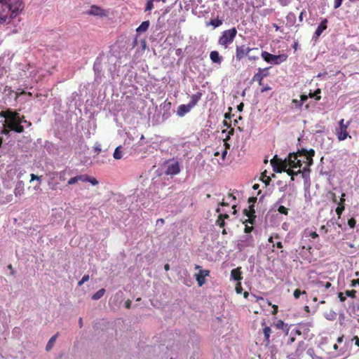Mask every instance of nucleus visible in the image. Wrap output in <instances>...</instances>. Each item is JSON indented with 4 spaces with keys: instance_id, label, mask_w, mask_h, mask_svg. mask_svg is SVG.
Listing matches in <instances>:
<instances>
[{
    "instance_id": "obj_1",
    "label": "nucleus",
    "mask_w": 359,
    "mask_h": 359,
    "mask_svg": "<svg viewBox=\"0 0 359 359\" xmlns=\"http://www.w3.org/2000/svg\"><path fill=\"white\" fill-rule=\"evenodd\" d=\"M23 8L22 0H0V24L9 23Z\"/></svg>"
},
{
    "instance_id": "obj_2",
    "label": "nucleus",
    "mask_w": 359,
    "mask_h": 359,
    "mask_svg": "<svg viewBox=\"0 0 359 359\" xmlns=\"http://www.w3.org/2000/svg\"><path fill=\"white\" fill-rule=\"evenodd\" d=\"M257 50V48H250L245 44L237 45L236 47V60L237 61H241L243 58L248 57L250 61L257 60L259 59L258 56L250 55V51Z\"/></svg>"
},
{
    "instance_id": "obj_3",
    "label": "nucleus",
    "mask_w": 359,
    "mask_h": 359,
    "mask_svg": "<svg viewBox=\"0 0 359 359\" xmlns=\"http://www.w3.org/2000/svg\"><path fill=\"white\" fill-rule=\"evenodd\" d=\"M237 34V30L235 27L224 31L219 36L218 43L225 49L231 44Z\"/></svg>"
},
{
    "instance_id": "obj_4",
    "label": "nucleus",
    "mask_w": 359,
    "mask_h": 359,
    "mask_svg": "<svg viewBox=\"0 0 359 359\" xmlns=\"http://www.w3.org/2000/svg\"><path fill=\"white\" fill-rule=\"evenodd\" d=\"M5 123L6 126L11 131H14L18 133H22L24 132L22 120L20 119V114L17 111H15L7 121H5Z\"/></svg>"
},
{
    "instance_id": "obj_5",
    "label": "nucleus",
    "mask_w": 359,
    "mask_h": 359,
    "mask_svg": "<svg viewBox=\"0 0 359 359\" xmlns=\"http://www.w3.org/2000/svg\"><path fill=\"white\" fill-rule=\"evenodd\" d=\"M262 57L265 62L268 63H271L273 65H279L287 60V55L285 54L276 55H272L267 51H262Z\"/></svg>"
},
{
    "instance_id": "obj_6",
    "label": "nucleus",
    "mask_w": 359,
    "mask_h": 359,
    "mask_svg": "<svg viewBox=\"0 0 359 359\" xmlns=\"http://www.w3.org/2000/svg\"><path fill=\"white\" fill-rule=\"evenodd\" d=\"M79 181L83 182H90L93 185H97L98 184V181L93 177H90L86 174L84 175H78L74 177H71L67 181V185H73L76 183L79 182Z\"/></svg>"
},
{
    "instance_id": "obj_7",
    "label": "nucleus",
    "mask_w": 359,
    "mask_h": 359,
    "mask_svg": "<svg viewBox=\"0 0 359 359\" xmlns=\"http://www.w3.org/2000/svg\"><path fill=\"white\" fill-rule=\"evenodd\" d=\"M271 164L273 167V170L274 172L280 173L282 172H285L286 168L288 166L287 158L285 160H282L280 158H277V156H275L271 160Z\"/></svg>"
},
{
    "instance_id": "obj_8",
    "label": "nucleus",
    "mask_w": 359,
    "mask_h": 359,
    "mask_svg": "<svg viewBox=\"0 0 359 359\" xmlns=\"http://www.w3.org/2000/svg\"><path fill=\"white\" fill-rule=\"evenodd\" d=\"M350 122L348 121L344 123V119H341L339 122V127L336 129V135L339 141L344 140L348 137L347 128L349 126Z\"/></svg>"
},
{
    "instance_id": "obj_9",
    "label": "nucleus",
    "mask_w": 359,
    "mask_h": 359,
    "mask_svg": "<svg viewBox=\"0 0 359 359\" xmlns=\"http://www.w3.org/2000/svg\"><path fill=\"white\" fill-rule=\"evenodd\" d=\"M298 154L294 153H290L287 157V165L292 168H299L302 165V161L298 158Z\"/></svg>"
},
{
    "instance_id": "obj_10",
    "label": "nucleus",
    "mask_w": 359,
    "mask_h": 359,
    "mask_svg": "<svg viewBox=\"0 0 359 359\" xmlns=\"http://www.w3.org/2000/svg\"><path fill=\"white\" fill-rule=\"evenodd\" d=\"M269 67L264 69L259 68L257 72L253 76L252 81H257L259 86H262L264 78L268 76L269 74Z\"/></svg>"
},
{
    "instance_id": "obj_11",
    "label": "nucleus",
    "mask_w": 359,
    "mask_h": 359,
    "mask_svg": "<svg viewBox=\"0 0 359 359\" xmlns=\"http://www.w3.org/2000/svg\"><path fill=\"white\" fill-rule=\"evenodd\" d=\"M47 176L48 177V186L50 190L57 191L62 189L58 179L52 175V172L47 173Z\"/></svg>"
},
{
    "instance_id": "obj_12",
    "label": "nucleus",
    "mask_w": 359,
    "mask_h": 359,
    "mask_svg": "<svg viewBox=\"0 0 359 359\" xmlns=\"http://www.w3.org/2000/svg\"><path fill=\"white\" fill-rule=\"evenodd\" d=\"M243 240H239L237 244L238 249L243 250L246 247H253L254 241L252 236H245Z\"/></svg>"
},
{
    "instance_id": "obj_13",
    "label": "nucleus",
    "mask_w": 359,
    "mask_h": 359,
    "mask_svg": "<svg viewBox=\"0 0 359 359\" xmlns=\"http://www.w3.org/2000/svg\"><path fill=\"white\" fill-rule=\"evenodd\" d=\"M209 274L210 271L208 270H200L198 273L195 274L198 286L201 287L205 283V277L208 276Z\"/></svg>"
},
{
    "instance_id": "obj_14",
    "label": "nucleus",
    "mask_w": 359,
    "mask_h": 359,
    "mask_svg": "<svg viewBox=\"0 0 359 359\" xmlns=\"http://www.w3.org/2000/svg\"><path fill=\"white\" fill-rule=\"evenodd\" d=\"M180 172V164L177 161L169 165L165 171L166 175H175Z\"/></svg>"
},
{
    "instance_id": "obj_15",
    "label": "nucleus",
    "mask_w": 359,
    "mask_h": 359,
    "mask_svg": "<svg viewBox=\"0 0 359 359\" xmlns=\"http://www.w3.org/2000/svg\"><path fill=\"white\" fill-rule=\"evenodd\" d=\"M70 175V171H67L66 169L61 171H53L52 175L58 179L59 182H64L67 180V175Z\"/></svg>"
},
{
    "instance_id": "obj_16",
    "label": "nucleus",
    "mask_w": 359,
    "mask_h": 359,
    "mask_svg": "<svg viewBox=\"0 0 359 359\" xmlns=\"http://www.w3.org/2000/svg\"><path fill=\"white\" fill-rule=\"evenodd\" d=\"M25 184L22 181H19L16 183L14 189V194L16 197L20 196L24 194Z\"/></svg>"
},
{
    "instance_id": "obj_17",
    "label": "nucleus",
    "mask_w": 359,
    "mask_h": 359,
    "mask_svg": "<svg viewBox=\"0 0 359 359\" xmlns=\"http://www.w3.org/2000/svg\"><path fill=\"white\" fill-rule=\"evenodd\" d=\"M192 107L189 104H181L178 107L177 114L179 116H184L187 113L189 112Z\"/></svg>"
},
{
    "instance_id": "obj_18",
    "label": "nucleus",
    "mask_w": 359,
    "mask_h": 359,
    "mask_svg": "<svg viewBox=\"0 0 359 359\" xmlns=\"http://www.w3.org/2000/svg\"><path fill=\"white\" fill-rule=\"evenodd\" d=\"M231 278L234 280L240 282V280L243 279L241 268L238 267L232 269L231 271Z\"/></svg>"
},
{
    "instance_id": "obj_19",
    "label": "nucleus",
    "mask_w": 359,
    "mask_h": 359,
    "mask_svg": "<svg viewBox=\"0 0 359 359\" xmlns=\"http://www.w3.org/2000/svg\"><path fill=\"white\" fill-rule=\"evenodd\" d=\"M327 22H328L327 20L325 18L318 25V27H317V29L315 32V34H314L316 38L319 37L321 35V34L323 33V32L327 29Z\"/></svg>"
},
{
    "instance_id": "obj_20",
    "label": "nucleus",
    "mask_w": 359,
    "mask_h": 359,
    "mask_svg": "<svg viewBox=\"0 0 359 359\" xmlns=\"http://www.w3.org/2000/svg\"><path fill=\"white\" fill-rule=\"evenodd\" d=\"M210 58L213 63L220 65L222 61V56L219 55V52L217 50H212L210 53Z\"/></svg>"
},
{
    "instance_id": "obj_21",
    "label": "nucleus",
    "mask_w": 359,
    "mask_h": 359,
    "mask_svg": "<svg viewBox=\"0 0 359 359\" xmlns=\"http://www.w3.org/2000/svg\"><path fill=\"white\" fill-rule=\"evenodd\" d=\"M263 333L264 336V342L266 346H268L270 344V336L271 334V329L270 327L265 325L263 328Z\"/></svg>"
},
{
    "instance_id": "obj_22",
    "label": "nucleus",
    "mask_w": 359,
    "mask_h": 359,
    "mask_svg": "<svg viewBox=\"0 0 359 359\" xmlns=\"http://www.w3.org/2000/svg\"><path fill=\"white\" fill-rule=\"evenodd\" d=\"M202 95H203V93L201 92H198L196 93V94H194L191 97V100L190 102H189V104L193 108L194 107H195L197 103L198 102V101L201 99L202 97Z\"/></svg>"
},
{
    "instance_id": "obj_23",
    "label": "nucleus",
    "mask_w": 359,
    "mask_h": 359,
    "mask_svg": "<svg viewBox=\"0 0 359 359\" xmlns=\"http://www.w3.org/2000/svg\"><path fill=\"white\" fill-rule=\"evenodd\" d=\"M90 15H102L103 10L96 6H92L90 10L88 12Z\"/></svg>"
},
{
    "instance_id": "obj_24",
    "label": "nucleus",
    "mask_w": 359,
    "mask_h": 359,
    "mask_svg": "<svg viewBox=\"0 0 359 359\" xmlns=\"http://www.w3.org/2000/svg\"><path fill=\"white\" fill-rule=\"evenodd\" d=\"M58 333H56L55 334H54L48 341V342L46 344V350L47 351H49L52 349V348L54 346V344L58 337Z\"/></svg>"
},
{
    "instance_id": "obj_25",
    "label": "nucleus",
    "mask_w": 359,
    "mask_h": 359,
    "mask_svg": "<svg viewBox=\"0 0 359 359\" xmlns=\"http://www.w3.org/2000/svg\"><path fill=\"white\" fill-rule=\"evenodd\" d=\"M15 111H13L11 109H7L6 111H1L0 112V116L5 118L7 121L15 113Z\"/></svg>"
},
{
    "instance_id": "obj_26",
    "label": "nucleus",
    "mask_w": 359,
    "mask_h": 359,
    "mask_svg": "<svg viewBox=\"0 0 359 359\" xmlns=\"http://www.w3.org/2000/svg\"><path fill=\"white\" fill-rule=\"evenodd\" d=\"M149 26V21H144L141 23V25L137 28L136 31L137 32H146Z\"/></svg>"
},
{
    "instance_id": "obj_27",
    "label": "nucleus",
    "mask_w": 359,
    "mask_h": 359,
    "mask_svg": "<svg viewBox=\"0 0 359 359\" xmlns=\"http://www.w3.org/2000/svg\"><path fill=\"white\" fill-rule=\"evenodd\" d=\"M288 175L291 177V180H294V176L297 175L298 174H300L302 172V170L299 169L297 171H294L292 168H286V170L285 171Z\"/></svg>"
},
{
    "instance_id": "obj_28",
    "label": "nucleus",
    "mask_w": 359,
    "mask_h": 359,
    "mask_svg": "<svg viewBox=\"0 0 359 359\" xmlns=\"http://www.w3.org/2000/svg\"><path fill=\"white\" fill-rule=\"evenodd\" d=\"M105 290L104 288H102L100 290H99L97 292H96L93 296H92V299L93 300H98L100 299V298H102L103 297V295L105 293Z\"/></svg>"
},
{
    "instance_id": "obj_29",
    "label": "nucleus",
    "mask_w": 359,
    "mask_h": 359,
    "mask_svg": "<svg viewBox=\"0 0 359 359\" xmlns=\"http://www.w3.org/2000/svg\"><path fill=\"white\" fill-rule=\"evenodd\" d=\"M243 213L248 217V215L254 216V214H255V210L254 209V205H250L249 206V210L245 209L243 210Z\"/></svg>"
},
{
    "instance_id": "obj_30",
    "label": "nucleus",
    "mask_w": 359,
    "mask_h": 359,
    "mask_svg": "<svg viewBox=\"0 0 359 359\" xmlns=\"http://www.w3.org/2000/svg\"><path fill=\"white\" fill-rule=\"evenodd\" d=\"M266 170L264 172H262L261 180L267 186L270 184L271 180L270 177L266 175Z\"/></svg>"
},
{
    "instance_id": "obj_31",
    "label": "nucleus",
    "mask_w": 359,
    "mask_h": 359,
    "mask_svg": "<svg viewBox=\"0 0 359 359\" xmlns=\"http://www.w3.org/2000/svg\"><path fill=\"white\" fill-rule=\"evenodd\" d=\"M209 24L213 26L214 27H217L222 25V20L218 18L213 19L210 20Z\"/></svg>"
},
{
    "instance_id": "obj_32",
    "label": "nucleus",
    "mask_w": 359,
    "mask_h": 359,
    "mask_svg": "<svg viewBox=\"0 0 359 359\" xmlns=\"http://www.w3.org/2000/svg\"><path fill=\"white\" fill-rule=\"evenodd\" d=\"M114 158L115 159H121L122 158V151H121V147L116 148L114 152Z\"/></svg>"
},
{
    "instance_id": "obj_33",
    "label": "nucleus",
    "mask_w": 359,
    "mask_h": 359,
    "mask_svg": "<svg viewBox=\"0 0 359 359\" xmlns=\"http://www.w3.org/2000/svg\"><path fill=\"white\" fill-rule=\"evenodd\" d=\"M154 0H147L144 11H151L154 8Z\"/></svg>"
},
{
    "instance_id": "obj_34",
    "label": "nucleus",
    "mask_w": 359,
    "mask_h": 359,
    "mask_svg": "<svg viewBox=\"0 0 359 359\" xmlns=\"http://www.w3.org/2000/svg\"><path fill=\"white\" fill-rule=\"evenodd\" d=\"M234 133V129L233 128H231L230 130L228 132V134L226 136V137L224 139V144L225 146H226L227 147H229V144L226 142L227 140H229L230 139V137L231 135H233Z\"/></svg>"
},
{
    "instance_id": "obj_35",
    "label": "nucleus",
    "mask_w": 359,
    "mask_h": 359,
    "mask_svg": "<svg viewBox=\"0 0 359 359\" xmlns=\"http://www.w3.org/2000/svg\"><path fill=\"white\" fill-rule=\"evenodd\" d=\"M356 293L357 292L355 290L345 291V295L353 299L355 298Z\"/></svg>"
},
{
    "instance_id": "obj_36",
    "label": "nucleus",
    "mask_w": 359,
    "mask_h": 359,
    "mask_svg": "<svg viewBox=\"0 0 359 359\" xmlns=\"http://www.w3.org/2000/svg\"><path fill=\"white\" fill-rule=\"evenodd\" d=\"M316 284L318 287H324L325 289H329L332 285L330 282L324 283L323 281H318Z\"/></svg>"
},
{
    "instance_id": "obj_37",
    "label": "nucleus",
    "mask_w": 359,
    "mask_h": 359,
    "mask_svg": "<svg viewBox=\"0 0 359 359\" xmlns=\"http://www.w3.org/2000/svg\"><path fill=\"white\" fill-rule=\"evenodd\" d=\"M255 218H256V215L255 214H254V216H252V215H248V219H245L244 222H243V224H247V223H249L250 224H253L255 223Z\"/></svg>"
},
{
    "instance_id": "obj_38",
    "label": "nucleus",
    "mask_w": 359,
    "mask_h": 359,
    "mask_svg": "<svg viewBox=\"0 0 359 359\" xmlns=\"http://www.w3.org/2000/svg\"><path fill=\"white\" fill-rule=\"evenodd\" d=\"M274 325L276 326V328L280 329V330H283L285 328V326L284 322L282 320H278L274 324Z\"/></svg>"
},
{
    "instance_id": "obj_39",
    "label": "nucleus",
    "mask_w": 359,
    "mask_h": 359,
    "mask_svg": "<svg viewBox=\"0 0 359 359\" xmlns=\"http://www.w3.org/2000/svg\"><path fill=\"white\" fill-rule=\"evenodd\" d=\"M216 224L218 225L219 227H224L225 226V222L221 217L218 215L217 219L216 220Z\"/></svg>"
},
{
    "instance_id": "obj_40",
    "label": "nucleus",
    "mask_w": 359,
    "mask_h": 359,
    "mask_svg": "<svg viewBox=\"0 0 359 359\" xmlns=\"http://www.w3.org/2000/svg\"><path fill=\"white\" fill-rule=\"evenodd\" d=\"M345 207L344 205H338V207L336 208V213L338 215L339 218L341 217L343 211L344 210Z\"/></svg>"
},
{
    "instance_id": "obj_41",
    "label": "nucleus",
    "mask_w": 359,
    "mask_h": 359,
    "mask_svg": "<svg viewBox=\"0 0 359 359\" xmlns=\"http://www.w3.org/2000/svg\"><path fill=\"white\" fill-rule=\"evenodd\" d=\"M320 89L318 88V89L315 91V93H310V94H309V96H310L311 97H314V96H315V97H316V100H320V98H321V97H320V95H318V94H320Z\"/></svg>"
},
{
    "instance_id": "obj_42",
    "label": "nucleus",
    "mask_w": 359,
    "mask_h": 359,
    "mask_svg": "<svg viewBox=\"0 0 359 359\" xmlns=\"http://www.w3.org/2000/svg\"><path fill=\"white\" fill-rule=\"evenodd\" d=\"M302 294H306V291H301L299 289H296L294 291L293 295L295 299H298Z\"/></svg>"
},
{
    "instance_id": "obj_43",
    "label": "nucleus",
    "mask_w": 359,
    "mask_h": 359,
    "mask_svg": "<svg viewBox=\"0 0 359 359\" xmlns=\"http://www.w3.org/2000/svg\"><path fill=\"white\" fill-rule=\"evenodd\" d=\"M278 211L280 213L285 215H287V213H288V209L287 208H285V206H283V205L279 206V208L278 209Z\"/></svg>"
},
{
    "instance_id": "obj_44",
    "label": "nucleus",
    "mask_w": 359,
    "mask_h": 359,
    "mask_svg": "<svg viewBox=\"0 0 359 359\" xmlns=\"http://www.w3.org/2000/svg\"><path fill=\"white\" fill-rule=\"evenodd\" d=\"M310 172H311L310 167H309L306 165V166L304 167L303 170H302L301 174L302 175V177L304 178L306 177V173H309Z\"/></svg>"
},
{
    "instance_id": "obj_45",
    "label": "nucleus",
    "mask_w": 359,
    "mask_h": 359,
    "mask_svg": "<svg viewBox=\"0 0 359 359\" xmlns=\"http://www.w3.org/2000/svg\"><path fill=\"white\" fill-rule=\"evenodd\" d=\"M295 154H298V156H304L306 157V155H307V149H302L300 150H298L297 152H296Z\"/></svg>"
},
{
    "instance_id": "obj_46",
    "label": "nucleus",
    "mask_w": 359,
    "mask_h": 359,
    "mask_svg": "<svg viewBox=\"0 0 359 359\" xmlns=\"http://www.w3.org/2000/svg\"><path fill=\"white\" fill-rule=\"evenodd\" d=\"M244 224L245 225V229H244V232L245 233H250L254 229V227L252 226H248V225H247V224Z\"/></svg>"
},
{
    "instance_id": "obj_47",
    "label": "nucleus",
    "mask_w": 359,
    "mask_h": 359,
    "mask_svg": "<svg viewBox=\"0 0 359 359\" xmlns=\"http://www.w3.org/2000/svg\"><path fill=\"white\" fill-rule=\"evenodd\" d=\"M356 224V221L354 218H351L348 220V225L351 228H354Z\"/></svg>"
},
{
    "instance_id": "obj_48",
    "label": "nucleus",
    "mask_w": 359,
    "mask_h": 359,
    "mask_svg": "<svg viewBox=\"0 0 359 359\" xmlns=\"http://www.w3.org/2000/svg\"><path fill=\"white\" fill-rule=\"evenodd\" d=\"M236 291L238 294H241L243 291V287L241 286V282H238L236 285Z\"/></svg>"
},
{
    "instance_id": "obj_49",
    "label": "nucleus",
    "mask_w": 359,
    "mask_h": 359,
    "mask_svg": "<svg viewBox=\"0 0 359 359\" xmlns=\"http://www.w3.org/2000/svg\"><path fill=\"white\" fill-rule=\"evenodd\" d=\"M11 131L8 128V127L6 126V123L4 125V128L1 132V134L7 135L9 134V132Z\"/></svg>"
},
{
    "instance_id": "obj_50",
    "label": "nucleus",
    "mask_w": 359,
    "mask_h": 359,
    "mask_svg": "<svg viewBox=\"0 0 359 359\" xmlns=\"http://www.w3.org/2000/svg\"><path fill=\"white\" fill-rule=\"evenodd\" d=\"M344 294H345V292L344 293V292H340L338 293V297L341 302H344L346 299V296Z\"/></svg>"
},
{
    "instance_id": "obj_51",
    "label": "nucleus",
    "mask_w": 359,
    "mask_h": 359,
    "mask_svg": "<svg viewBox=\"0 0 359 359\" xmlns=\"http://www.w3.org/2000/svg\"><path fill=\"white\" fill-rule=\"evenodd\" d=\"M93 149H94V152H95L97 155H98V154L101 152V151H102V149H101V146H100V144H96V145H95V146H94V147H93Z\"/></svg>"
},
{
    "instance_id": "obj_52",
    "label": "nucleus",
    "mask_w": 359,
    "mask_h": 359,
    "mask_svg": "<svg viewBox=\"0 0 359 359\" xmlns=\"http://www.w3.org/2000/svg\"><path fill=\"white\" fill-rule=\"evenodd\" d=\"M306 164L307 166L311 167L313 164V157H306Z\"/></svg>"
},
{
    "instance_id": "obj_53",
    "label": "nucleus",
    "mask_w": 359,
    "mask_h": 359,
    "mask_svg": "<svg viewBox=\"0 0 359 359\" xmlns=\"http://www.w3.org/2000/svg\"><path fill=\"white\" fill-rule=\"evenodd\" d=\"M315 156V151L313 149L307 150L306 157H313Z\"/></svg>"
},
{
    "instance_id": "obj_54",
    "label": "nucleus",
    "mask_w": 359,
    "mask_h": 359,
    "mask_svg": "<svg viewBox=\"0 0 359 359\" xmlns=\"http://www.w3.org/2000/svg\"><path fill=\"white\" fill-rule=\"evenodd\" d=\"M342 1L343 0H334V8L337 9L338 8H339L341 5V3H342Z\"/></svg>"
},
{
    "instance_id": "obj_55",
    "label": "nucleus",
    "mask_w": 359,
    "mask_h": 359,
    "mask_svg": "<svg viewBox=\"0 0 359 359\" xmlns=\"http://www.w3.org/2000/svg\"><path fill=\"white\" fill-rule=\"evenodd\" d=\"M30 177H31V180H30L31 182L33 180H38V181L41 180V176H38L34 174H31Z\"/></svg>"
},
{
    "instance_id": "obj_56",
    "label": "nucleus",
    "mask_w": 359,
    "mask_h": 359,
    "mask_svg": "<svg viewBox=\"0 0 359 359\" xmlns=\"http://www.w3.org/2000/svg\"><path fill=\"white\" fill-rule=\"evenodd\" d=\"M300 97H301V100H300V101H301V102H300V103H299V107H301V106L302 105V104H303V102H305L306 100H307V99H308V96H307V95H302Z\"/></svg>"
},
{
    "instance_id": "obj_57",
    "label": "nucleus",
    "mask_w": 359,
    "mask_h": 359,
    "mask_svg": "<svg viewBox=\"0 0 359 359\" xmlns=\"http://www.w3.org/2000/svg\"><path fill=\"white\" fill-rule=\"evenodd\" d=\"M345 194L343 193L341 194V198H340V201L338 203V205H344V201H345V199H344V197H345Z\"/></svg>"
},
{
    "instance_id": "obj_58",
    "label": "nucleus",
    "mask_w": 359,
    "mask_h": 359,
    "mask_svg": "<svg viewBox=\"0 0 359 359\" xmlns=\"http://www.w3.org/2000/svg\"><path fill=\"white\" fill-rule=\"evenodd\" d=\"M356 285H359V278L353 279L351 282V287H355Z\"/></svg>"
},
{
    "instance_id": "obj_59",
    "label": "nucleus",
    "mask_w": 359,
    "mask_h": 359,
    "mask_svg": "<svg viewBox=\"0 0 359 359\" xmlns=\"http://www.w3.org/2000/svg\"><path fill=\"white\" fill-rule=\"evenodd\" d=\"M295 18H296V16L294 13H290L287 16V20H295Z\"/></svg>"
},
{
    "instance_id": "obj_60",
    "label": "nucleus",
    "mask_w": 359,
    "mask_h": 359,
    "mask_svg": "<svg viewBox=\"0 0 359 359\" xmlns=\"http://www.w3.org/2000/svg\"><path fill=\"white\" fill-rule=\"evenodd\" d=\"M276 247L278 248H283V244L282 242L278 241L273 244V248Z\"/></svg>"
},
{
    "instance_id": "obj_61",
    "label": "nucleus",
    "mask_w": 359,
    "mask_h": 359,
    "mask_svg": "<svg viewBox=\"0 0 359 359\" xmlns=\"http://www.w3.org/2000/svg\"><path fill=\"white\" fill-rule=\"evenodd\" d=\"M131 304H132V302L130 299L126 300L125 302V306L126 309H130Z\"/></svg>"
},
{
    "instance_id": "obj_62",
    "label": "nucleus",
    "mask_w": 359,
    "mask_h": 359,
    "mask_svg": "<svg viewBox=\"0 0 359 359\" xmlns=\"http://www.w3.org/2000/svg\"><path fill=\"white\" fill-rule=\"evenodd\" d=\"M352 340L355 341V346H359V337L358 336H354Z\"/></svg>"
},
{
    "instance_id": "obj_63",
    "label": "nucleus",
    "mask_w": 359,
    "mask_h": 359,
    "mask_svg": "<svg viewBox=\"0 0 359 359\" xmlns=\"http://www.w3.org/2000/svg\"><path fill=\"white\" fill-rule=\"evenodd\" d=\"M257 201L256 197H250L248 199V203H252L251 205H254V203Z\"/></svg>"
},
{
    "instance_id": "obj_64",
    "label": "nucleus",
    "mask_w": 359,
    "mask_h": 359,
    "mask_svg": "<svg viewBox=\"0 0 359 359\" xmlns=\"http://www.w3.org/2000/svg\"><path fill=\"white\" fill-rule=\"evenodd\" d=\"M273 311L272 314L276 315L278 313V306L277 305H272Z\"/></svg>"
}]
</instances>
